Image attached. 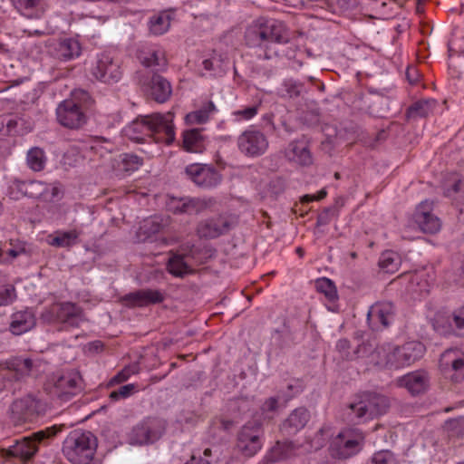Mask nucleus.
<instances>
[{"label": "nucleus", "instance_id": "09e8293b", "mask_svg": "<svg viewBox=\"0 0 464 464\" xmlns=\"http://www.w3.org/2000/svg\"><path fill=\"white\" fill-rule=\"evenodd\" d=\"M17 298L16 289L14 285H0V306L12 304Z\"/></svg>", "mask_w": 464, "mask_h": 464}, {"label": "nucleus", "instance_id": "ddd939ff", "mask_svg": "<svg viewBox=\"0 0 464 464\" xmlns=\"http://www.w3.org/2000/svg\"><path fill=\"white\" fill-rule=\"evenodd\" d=\"M164 300V292L159 289L144 288L121 296L120 303L128 308H137L161 304Z\"/></svg>", "mask_w": 464, "mask_h": 464}, {"label": "nucleus", "instance_id": "6e6d98bb", "mask_svg": "<svg viewBox=\"0 0 464 464\" xmlns=\"http://www.w3.org/2000/svg\"><path fill=\"white\" fill-rule=\"evenodd\" d=\"M138 372L136 365H129L120 371L111 381V383H121L126 382L132 374Z\"/></svg>", "mask_w": 464, "mask_h": 464}, {"label": "nucleus", "instance_id": "bb28decb", "mask_svg": "<svg viewBox=\"0 0 464 464\" xmlns=\"http://www.w3.org/2000/svg\"><path fill=\"white\" fill-rule=\"evenodd\" d=\"M36 319L34 312L30 309L18 311L11 316L9 330L13 334H23L35 326Z\"/></svg>", "mask_w": 464, "mask_h": 464}, {"label": "nucleus", "instance_id": "bf43d9fd", "mask_svg": "<svg viewBox=\"0 0 464 464\" xmlns=\"http://www.w3.org/2000/svg\"><path fill=\"white\" fill-rule=\"evenodd\" d=\"M257 106L246 107L243 110H238L233 112L237 117H240L242 120H250L257 113Z\"/></svg>", "mask_w": 464, "mask_h": 464}, {"label": "nucleus", "instance_id": "a211bd4d", "mask_svg": "<svg viewBox=\"0 0 464 464\" xmlns=\"http://www.w3.org/2000/svg\"><path fill=\"white\" fill-rule=\"evenodd\" d=\"M433 202L424 200L417 207L414 213V220L424 233L435 234L440 230V219L435 216L431 210Z\"/></svg>", "mask_w": 464, "mask_h": 464}, {"label": "nucleus", "instance_id": "423d86ee", "mask_svg": "<svg viewBox=\"0 0 464 464\" xmlns=\"http://www.w3.org/2000/svg\"><path fill=\"white\" fill-rule=\"evenodd\" d=\"M390 408L387 396L372 392H365L358 395L357 401L349 405L352 413L358 421L373 419L385 414Z\"/></svg>", "mask_w": 464, "mask_h": 464}, {"label": "nucleus", "instance_id": "ea45409f", "mask_svg": "<svg viewBox=\"0 0 464 464\" xmlns=\"http://www.w3.org/2000/svg\"><path fill=\"white\" fill-rule=\"evenodd\" d=\"M263 446L261 437H238L237 448L245 456L255 455Z\"/></svg>", "mask_w": 464, "mask_h": 464}, {"label": "nucleus", "instance_id": "aec40b11", "mask_svg": "<svg viewBox=\"0 0 464 464\" xmlns=\"http://www.w3.org/2000/svg\"><path fill=\"white\" fill-rule=\"evenodd\" d=\"M394 314V307L391 302H377L372 304L367 314L370 327L380 331L390 324Z\"/></svg>", "mask_w": 464, "mask_h": 464}, {"label": "nucleus", "instance_id": "de8ad7c7", "mask_svg": "<svg viewBox=\"0 0 464 464\" xmlns=\"http://www.w3.org/2000/svg\"><path fill=\"white\" fill-rule=\"evenodd\" d=\"M165 225L163 218L155 216L145 219L141 226V229L147 236H151L161 231Z\"/></svg>", "mask_w": 464, "mask_h": 464}, {"label": "nucleus", "instance_id": "5fc2aeb1", "mask_svg": "<svg viewBox=\"0 0 464 464\" xmlns=\"http://www.w3.org/2000/svg\"><path fill=\"white\" fill-rule=\"evenodd\" d=\"M450 325L459 331L464 330V306L453 311L449 318Z\"/></svg>", "mask_w": 464, "mask_h": 464}, {"label": "nucleus", "instance_id": "864d4df0", "mask_svg": "<svg viewBox=\"0 0 464 464\" xmlns=\"http://www.w3.org/2000/svg\"><path fill=\"white\" fill-rule=\"evenodd\" d=\"M135 389L136 387L134 384H126L121 386L118 390L113 391L110 393V399L112 401L126 399L134 393Z\"/></svg>", "mask_w": 464, "mask_h": 464}, {"label": "nucleus", "instance_id": "58836bf2", "mask_svg": "<svg viewBox=\"0 0 464 464\" xmlns=\"http://www.w3.org/2000/svg\"><path fill=\"white\" fill-rule=\"evenodd\" d=\"M26 164L33 171H42L46 164L44 150L39 147L31 148L26 154Z\"/></svg>", "mask_w": 464, "mask_h": 464}, {"label": "nucleus", "instance_id": "680f3d73", "mask_svg": "<svg viewBox=\"0 0 464 464\" xmlns=\"http://www.w3.org/2000/svg\"><path fill=\"white\" fill-rule=\"evenodd\" d=\"M277 407L278 398L270 397L264 401L263 405L261 406V411L263 413L274 412L277 410Z\"/></svg>", "mask_w": 464, "mask_h": 464}, {"label": "nucleus", "instance_id": "79ce46f5", "mask_svg": "<svg viewBox=\"0 0 464 464\" xmlns=\"http://www.w3.org/2000/svg\"><path fill=\"white\" fill-rule=\"evenodd\" d=\"M435 103L434 100L418 101L409 107L407 116L409 118L426 117L431 112Z\"/></svg>", "mask_w": 464, "mask_h": 464}, {"label": "nucleus", "instance_id": "9d476101", "mask_svg": "<svg viewBox=\"0 0 464 464\" xmlns=\"http://www.w3.org/2000/svg\"><path fill=\"white\" fill-rule=\"evenodd\" d=\"M91 74L97 81L113 84L122 77L121 61L111 53L104 52L97 55L96 61L90 69Z\"/></svg>", "mask_w": 464, "mask_h": 464}, {"label": "nucleus", "instance_id": "e2e57ef3", "mask_svg": "<svg viewBox=\"0 0 464 464\" xmlns=\"http://www.w3.org/2000/svg\"><path fill=\"white\" fill-rule=\"evenodd\" d=\"M60 194V189L55 184H48L46 188V196H44L43 200L53 201Z\"/></svg>", "mask_w": 464, "mask_h": 464}, {"label": "nucleus", "instance_id": "f03ea898", "mask_svg": "<svg viewBox=\"0 0 464 464\" xmlns=\"http://www.w3.org/2000/svg\"><path fill=\"white\" fill-rule=\"evenodd\" d=\"M127 131L136 140L150 137L158 143L171 144L175 139L173 115L168 112L140 116L130 123Z\"/></svg>", "mask_w": 464, "mask_h": 464}, {"label": "nucleus", "instance_id": "0eeeda50", "mask_svg": "<svg viewBox=\"0 0 464 464\" xmlns=\"http://www.w3.org/2000/svg\"><path fill=\"white\" fill-rule=\"evenodd\" d=\"M46 404L32 395L14 401L10 408V421L14 427H20L34 421L44 414Z\"/></svg>", "mask_w": 464, "mask_h": 464}, {"label": "nucleus", "instance_id": "69168bd1", "mask_svg": "<svg viewBox=\"0 0 464 464\" xmlns=\"http://www.w3.org/2000/svg\"><path fill=\"white\" fill-rule=\"evenodd\" d=\"M150 438L151 437H148V436H145V437H130L129 443L130 445H136V444L144 445V444L152 443L153 441L150 440Z\"/></svg>", "mask_w": 464, "mask_h": 464}, {"label": "nucleus", "instance_id": "e433bc0d", "mask_svg": "<svg viewBox=\"0 0 464 464\" xmlns=\"http://www.w3.org/2000/svg\"><path fill=\"white\" fill-rule=\"evenodd\" d=\"M165 430V421L159 418H147L137 426V435H160Z\"/></svg>", "mask_w": 464, "mask_h": 464}, {"label": "nucleus", "instance_id": "72a5a7b5", "mask_svg": "<svg viewBox=\"0 0 464 464\" xmlns=\"http://www.w3.org/2000/svg\"><path fill=\"white\" fill-rule=\"evenodd\" d=\"M172 17L168 12H160L150 18L149 29L154 35H162L170 27Z\"/></svg>", "mask_w": 464, "mask_h": 464}, {"label": "nucleus", "instance_id": "603ef678", "mask_svg": "<svg viewBox=\"0 0 464 464\" xmlns=\"http://www.w3.org/2000/svg\"><path fill=\"white\" fill-rule=\"evenodd\" d=\"M396 459L390 450H381L373 454L367 464H396Z\"/></svg>", "mask_w": 464, "mask_h": 464}, {"label": "nucleus", "instance_id": "393cba45", "mask_svg": "<svg viewBox=\"0 0 464 464\" xmlns=\"http://www.w3.org/2000/svg\"><path fill=\"white\" fill-rule=\"evenodd\" d=\"M395 382L398 387L407 389L411 394L418 395L427 390L429 377L425 372L415 371L398 378Z\"/></svg>", "mask_w": 464, "mask_h": 464}, {"label": "nucleus", "instance_id": "8fccbe9b", "mask_svg": "<svg viewBox=\"0 0 464 464\" xmlns=\"http://www.w3.org/2000/svg\"><path fill=\"white\" fill-rule=\"evenodd\" d=\"M362 348H364V346L359 345L353 353L350 352L351 343L347 339H341L336 343V349L344 360H353L356 358L357 353H360Z\"/></svg>", "mask_w": 464, "mask_h": 464}, {"label": "nucleus", "instance_id": "b1692460", "mask_svg": "<svg viewBox=\"0 0 464 464\" xmlns=\"http://www.w3.org/2000/svg\"><path fill=\"white\" fill-rule=\"evenodd\" d=\"M81 382L82 378L78 372H67L55 381L54 393L62 400H67L81 391Z\"/></svg>", "mask_w": 464, "mask_h": 464}, {"label": "nucleus", "instance_id": "cd10ccee", "mask_svg": "<svg viewBox=\"0 0 464 464\" xmlns=\"http://www.w3.org/2000/svg\"><path fill=\"white\" fill-rule=\"evenodd\" d=\"M34 366V362L29 358L16 357L5 362V368L2 371H6L4 374L5 377L14 378L18 381L21 378L30 374Z\"/></svg>", "mask_w": 464, "mask_h": 464}, {"label": "nucleus", "instance_id": "774afa93", "mask_svg": "<svg viewBox=\"0 0 464 464\" xmlns=\"http://www.w3.org/2000/svg\"><path fill=\"white\" fill-rule=\"evenodd\" d=\"M262 426V422L260 420V417L254 418L252 420L248 421L245 428L247 430H251L253 431H258L260 427Z\"/></svg>", "mask_w": 464, "mask_h": 464}, {"label": "nucleus", "instance_id": "13d9d810", "mask_svg": "<svg viewBox=\"0 0 464 464\" xmlns=\"http://www.w3.org/2000/svg\"><path fill=\"white\" fill-rule=\"evenodd\" d=\"M303 385L300 382H296L295 384H288L287 385V392L283 395V399L285 402H288L290 400H292L295 396L303 392Z\"/></svg>", "mask_w": 464, "mask_h": 464}, {"label": "nucleus", "instance_id": "052dcab7", "mask_svg": "<svg viewBox=\"0 0 464 464\" xmlns=\"http://www.w3.org/2000/svg\"><path fill=\"white\" fill-rule=\"evenodd\" d=\"M66 426L64 424L53 425L46 430H41L35 432L31 433L30 435H56L59 432H63Z\"/></svg>", "mask_w": 464, "mask_h": 464}, {"label": "nucleus", "instance_id": "f8f14e48", "mask_svg": "<svg viewBox=\"0 0 464 464\" xmlns=\"http://www.w3.org/2000/svg\"><path fill=\"white\" fill-rule=\"evenodd\" d=\"M237 148L247 157H258L266 151L268 140L262 131L249 128L238 136Z\"/></svg>", "mask_w": 464, "mask_h": 464}, {"label": "nucleus", "instance_id": "c9c22d12", "mask_svg": "<svg viewBox=\"0 0 464 464\" xmlns=\"http://www.w3.org/2000/svg\"><path fill=\"white\" fill-rule=\"evenodd\" d=\"M14 7L28 18H39L44 10L39 6L40 0H11Z\"/></svg>", "mask_w": 464, "mask_h": 464}, {"label": "nucleus", "instance_id": "f704fd0d", "mask_svg": "<svg viewBox=\"0 0 464 464\" xmlns=\"http://www.w3.org/2000/svg\"><path fill=\"white\" fill-rule=\"evenodd\" d=\"M216 111L215 104L213 102L208 101L203 104L200 109L188 113L186 115V121L189 124H203L206 123Z\"/></svg>", "mask_w": 464, "mask_h": 464}, {"label": "nucleus", "instance_id": "c85d7f7f", "mask_svg": "<svg viewBox=\"0 0 464 464\" xmlns=\"http://www.w3.org/2000/svg\"><path fill=\"white\" fill-rule=\"evenodd\" d=\"M310 420V412L304 407L294 410L284 421L282 429L287 433H297L304 429Z\"/></svg>", "mask_w": 464, "mask_h": 464}, {"label": "nucleus", "instance_id": "a878e982", "mask_svg": "<svg viewBox=\"0 0 464 464\" xmlns=\"http://www.w3.org/2000/svg\"><path fill=\"white\" fill-rule=\"evenodd\" d=\"M408 285L406 290L416 296H423L430 293L433 278L425 271L415 272L407 276Z\"/></svg>", "mask_w": 464, "mask_h": 464}, {"label": "nucleus", "instance_id": "a18cd8bd", "mask_svg": "<svg viewBox=\"0 0 464 464\" xmlns=\"http://www.w3.org/2000/svg\"><path fill=\"white\" fill-rule=\"evenodd\" d=\"M121 164L124 171L132 172L143 164V159L133 153H125L121 155Z\"/></svg>", "mask_w": 464, "mask_h": 464}, {"label": "nucleus", "instance_id": "7c9ffc66", "mask_svg": "<svg viewBox=\"0 0 464 464\" xmlns=\"http://www.w3.org/2000/svg\"><path fill=\"white\" fill-rule=\"evenodd\" d=\"M80 233L75 230L56 231L47 237L48 244L55 247L70 248L77 244Z\"/></svg>", "mask_w": 464, "mask_h": 464}, {"label": "nucleus", "instance_id": "c03bdc74", "mask_svg": "<svg viewBox=\"0 0 464 464\" xmlns=\"http://www.w3.org/2000/svg\"><path fill=\"white\" fill-rule=\"evenodd\" d=\"M316 290L323 294L327 301L335 302L338 299L336 286L334 282L326 277L319 278L315 281Z\"/></svg>", "mask_w": 464, "mask_h": 464}, {"label": "nucleus", "instance_id": "f257e3e1", "mask_svg": "<svg viewBox=\"0 0 464 464\" xmlns=\"http://www.w3.org/2000/svg\"><path fill=\"white\" fill-rule=\"evenodd\" d=\"M290 41L286 24L276 19L259 17L246 29L245 43L257 57L270 60L279 55V46Z\"/></svg>", "mask_w": 464, "mask_h": 464}, {"label": "nucleus", "instance_id": "7ed1b4c3", "mask_svg": "<svg viewBox=\"0 0 464 464\" xmlns=\"http://www.w3.org/2000/svg\"><path fill=\"white\" fill-rule=\"evenodd\" d=\"M90 93L82 89H75L69 99L59 103L56 108L57 121L64 128L78 130L87 122V111L92 106Z\"/></svg>", "mask_w": 464, "mask_h": 464}, {"label": "nucleus", "instance_id": "f3484780", "mask_svg": "<svg viewBox=\"0 0 464 464\" xmlns=\"http://www.w3.org/2000/svg\"><path fill=\"white\" fill-rule=\"evenodd\" d=\"M140 84L146 94L159 103L167 102L172 93L169 82L157 73H154L148 81L140 80Z\"/></svg>", "mask_w": 464, "mask_h": 464}, {"label": "nucleus", "instance_id": "6e6552de", "mask_svg": "<svg viewBox=\"0 0 464 464\" xmlns=\"http://www.w3.org/2000/svg\"><path fill=\"white\" fill-rule=\"evenodd\" d=\"M97 437H66L63 451L74 464H89L97 448Z\"/></svg>", "mask_w": 464, "mask_h": 464}, {"label": "nucleus", "instance_id": "4d7b16f0", "mask_svg": "<svg viewBox=\"0 0 464 464\" xmlns=\"http://www.w3.org/2000/svg\"><path fill=\"white\" fill-rule=\"evenodd\" d=\"M187 198H170L168 208L174 214H186Z\"/></svg>", "mask_w": 464, "mask_h": 464}, {"label": "nucleus", "instance_id": "4c0bfd02", "mask_svg": "<svg viewBox=\"0 0 464 464\" xmlns=\"http://www.w3.org/2000/svg\"><path fill=\"white\" fill-rule=\"evenodd\" d=\"M217 201L214 198H187L186 214H199L208 209H211Z\"/></svg>", "mask_w": 464, "mask_h": 464}, {"label": "nucleus", "instance_id": "20e7f679", "mask_svg": "<svg viewBox=\"0 0 464 464\" xmlns=\"http://www.w3.org/2000/svg\"><path fill=\"white\" fill-rule=\"evenodd\" d=\"M424 345L420 342H408L401 346L383 344L372 353L375 363L381 366L398 369L409 366L422 357Z\"/></svg>", "mask_w": 464, "mask_h": 464}, {"label": "nucleus", "instance_id": "4be33fe9", "mask_svg": "<svg viewBox=\"0 0 464 464\" xmlns=\"http://www.w3.org/2000/svg\"><path fill=\"white\" fill-rule=\"evenodd\" d=\"M48 437H22L7 450L2 449V456L15 457L23 460L30 459L38 450V443Z\"/></svg>", "mask_w": 464, "mask_h": 464}, {"label": "nucleus", "instance_id": "3c124183", "mask_svg": "<svg viewBox=\"0 0 464 464\" xmlns=\"http://www.w3.org/2000/svg\"><path fill=\"white\" fill-rule=\"evenodd\" d=\"M444 431L455 435L464 434V416L450 419L444 424Z\"/></svg>", "mask_w": 464, "mask_h": 464}, {"label": "nucleus", "instance_id": "5701e85b", "mask_svg": "<svg viewBox=\"0 0 464 464\" xmlns=\"http://www.w3.org/2000/svg\"><path fill=\"white\" fill-rule=\"evenodd\" d=\"M285 155L289 161L300 166H310L313 164L310 144L304 137L291 141L285 149Z\"/></svg>", "mask_w": 464, "mask_h": 464}, {"label": "nucleus", "instance_id": "2f4dec72", "mask_svg": "<svg viewBox=\"0 0 464 464\" xmlns=\"http://www.w3.org/2000/svg\"><path fill=\"white\" fill-rule=\"evenodd\" d=\"M295 452V447L287 438L277 440L276 445L271 448L266 455V460L269 462H276L285 459Z\"/></svg>", "mask_w": 464, "mask_h": 464}, {"label": "nucleus", "instance_id": "473e14b6", "mask_svg": "<svg viewBox=\"0 0 464 464\" xmlns=\"http://www.w3.org/2000/svg\"><path fill=\"white\" fill-rule=\"evenodd\" d=\"M138 57L146 67H164L167 64L165 53L160 48H150L147 51H140Z\"/></svg>", "mask_w": 464, "mask_h": 464}, {"label": "nucleus", "instance_id": "2eb2a0df", "mask_svg": "<svg viewBox=\"0 0 464 464\" xmlns=\"http://www.w3.org/2000/svg\"><path fill=\"white\" fill-rule=\"evenodd\" d=\"M187 176L198 187L211 188L218 186L221 180V174L212 166L191 164L185 169Z\"/></svg>", "mask_w": 464, "mask_h": 464}, {"label": "nucleus", "instance_id": "6ab92c4d", "mask_svg": "<svg viewBox=\"0 0 464 464\" xmlns=\"http://www.w3.org/2000/svg\"><path fill=\"white\" fill-rule=\"evenodd\" d=\"M49 53L56 60L68 62L81 55L82 47L73 38H60L50 44Z\"/></svg>", "mask_w": 464, "mask_h": 464}, {"label": "nucleus", "instance_id": "4468645a", "mask_svg": "<svg viewBox=\"0 0 464 464\" xmlns=\"http://www.w3.org/2000/svg\"><path fill=\"white\" fill-rule=\"evenodd\" d=\"M440 369L441 372L450 377L452 381L459 382L464 372V353L458 348L446 350L440 359Z\"/></svg>", "mask_w": 464, "mask_h": 464}, {"label": "nucleus", "instance_id": "9b49d317", "mask_svg": "<svg viewBox=\"0 0 464 464\" xmlns=\"http://www.w3.org/2000/svg\"><path fill=\"white\" fill-rule=\"evenodd\" d=\"M237 224L236 215L223 213L198 222L196 232L200 238L214 239L228 233Z\"/></svg>", "mask_w": 464, "mask_h": 464}, {"label": "nucleus", "instance_id": "0e129e2a", "mask_svg": "<svg viewBox=\"0 0 464 464\" xmlns=\"http://www.w3.org/2000/svg\"><path fill=\"white\" fill-rule=\"evenodd\" d=\"M327 193L325 191V189H322L319 191V193L317 195H304L301 201L302 203H309V202H312L314 200H321L323 198H324L326 197Z\"/></svg>", "mask_w": 464, "mask_h": 464}, {"label": "nucleus", "instance_id": "1a4fd4ad", "mask_svg": "<svg viewBox=\"0 0 464 464\" xmlns=\"http://www.w3.org/2000/svg\"><path fill=\"white\" fill-rule=\"evenodd\" d=\"M199 253L200 250L194 245L188 243L182 245L168 261L169 273L177 277L192 274L194 272L192 266L203 263L198 257Z\"/></svg>", "mask_w": 464, "mask_h": 464}, {"label": "nucleus", "instance_id": "412c9836", "mask_svg": "<svg viewBox=\"0 0 464 464\" xmlns=\"http://www.w3.org/2000/svg\"><path fill=\"white\" fill-rule=\"evenodd\" d=\"M362 439L363 437H334L329 448L331 456L336 459H348L356 455L362 448Z\"/></svg>", "mask_w": 464, "mask_h": 464}, {"label": "nucleus", "instance_id": "dca6fc26", "mask_svg": "<svg viewBox=\"0 0 464 464\" xmlns=\"http://www.w3.org/2000/svg\"><path fill=\"white\" fill-rule=\"evenodd\" d=\"M47 188L48 183L41 180H21L14 179L9 186L8 192L10 197L14 199L22 197L43 199L44 196H46Z\"/></svg>", "mask_w": 464, "mask_h": 464}, {"label": "nucleus", "instance_id": "37998d69", "mask_svg": "<svg viewBox=\"0 0 464 464\" xmlns=\"http://www.w3.org/2000/svg\"><path fill=\"white\" fill-rule=\"evenodd\" d=\"M24 246L22 245H14V241L10 240L9 243L0 245V263L7 264L14 260L15 257L24 253Z\"/></svg>", "mask_w": 464, "mask_h": 464}, {"label": "nucleus", "instance_id": "39448f33", "mask_svg": "<svg viewBox=\"0 0 464 464\" xmlns=\"http://www.w3.org/2000/svg\"><path fill=\"white\" fill-rule=\"evenodd\" d=\"M41 317L50 324H60V330H70L81 326L85 319L83 309L72 302L53 303L44 308Z\"/></svg>", "mask_w": 464, "mask_h": 464}, {"label": "nucleus", "instance_id": "c756f323", "mask_svg": "<svg viewBox=\"0 0 464 464\" xmlns=\"http://www.w3.org/2000/svg\"><path fill=\"white\" fill-rule=\"evenodd\" d=\"M182 147L188 152L201 153L206 149V137L202 129H191L183 132Z\"/></svg>", "mask_w": 464, "mask_h": 464}, {"label": "nucleus", "instance_id": "49530a36", "mask_svg": "<svg viewBox=\"0 0 464 464\" xmlns=\"http://www.w3.org/2000/svg\"><path fill=\"white\" fill-rule=\"evenodd\" d=\"M304 85L302 83L293 80H286L283 82L279 93L282 97L295 98L301 94Z\"/></svg>", "mask_w": 464, "mask_h": 464}, {"label": "nucleus", "instance_id": "338daca9", "mask_svg": "<svg viewBox=\"0 0 464 464\" xmlns=\"http://www.w3.org/2000/svg\"><path fill=\"white\" fill-rule=\"evenodd\" d=\"M215 425L220 427L222 431L228 432L230 431V428L234 425V422L229 420L219 419L218 421H215Z\"/></svg>", "mask_w": 464, "mask_h": 464}, {"label": "nucleus", "instance_id": "a19ab883", "mask_svg": "<svg viewBox=\"0 0 464 464\" xmlns=\"http://www.w3.org/2000/svg\"><path fill=\"white\" fill-rule=\"evenodd\" d=\"M378 264L385 273H394L401 266V257L396 252L387 250L381 255Z\"/></svg>", "mask_w": 464, "mask_h": 464}]
</instances>
